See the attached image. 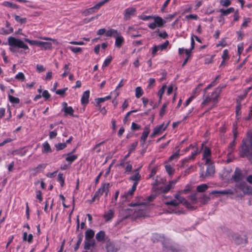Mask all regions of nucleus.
I'll return each mask as SVG.
<instances>
[{
    "label": "nucleus",
    "instance_id": "f257e3e1",
    "mask_svg": "<svg viewBox=\"0 0 252 252\" xmlns=\"http://www.w3.org/2000/svg\"><path fill=\"white\" fill-rule=\"evenodd\" d=\"M240 156L241 158H249L250 160H252V134L249 133L247 138L243 140Z\"/></svg>",
    "mask_w": 252,
    "mask_h": 252
},
{
    "label": "nucleus",
    "instance_id": "f03ea898",
    "mask_svg": "<svg viewBox=\"0 0 252 252\" xmlns=\"http://www.w3.org/2000/svg\"><path fill=\"white\" fill-rule=\"evenodd\" d=\"M222 88L219 86L214 90L211 94H204L203 101L201 103V106L202 107L207 106L211 102L214 104L217 103L219 102V98Z\"/></svg>",
    "mask_w": 252,
    "mask_h": 252
},
{
    "label": "nucleus",
    "instance_id": "7ed1b4c3",
    "mask_svg": "<svg viewBox=\"0 0 252 252\" xmlns=\"http://www.w3.org/2000/svg\"><path fill=\"white\" fill-rule=\"evenodd\" d=\"M192 149L193 151L191 152V155L188 157H186L183 160V164H185L186 162H189L191 160H194L197 155L201 152V150H199L197 144H191L189 146L187 147L184 151L183 154L189 152V151ZM183 152V151H182Z\"/></svg>",
    "mask_w": 252,
    "mask_h": 252
},
{
    "label": "nucleus",
    "instance_id": "20e7f679",
    "mask_svg": "<svg viewBox=\"0 0 252 252\" xmlns=\"http://www.w3.org/2000/svg\"><path fill=\"white\" fill-rule=\"evenodd\" d=\"M8 43L10 47L9 50L12 52L15 51L14 48H22L25 50L29 49L28 46L25 44L23 41L13 36H9L8 38Z\"/></svg>",
    "mask_w": 252,
    "mask_h": 252
},
{
    "label": "nucleus",
    "instance_id": "39448f33",
    "mask_svg": "<svg viewBox=\"0 0 252 252\" xmlns=\"http://www.w3.org/2000/svg\"><path fill=\"white\" fill-rule=\"evenodd\" d=\"M205 142L201 144V148L199 150L202 151V160H205V164L211 162L212 151L211 149L206 145Z\"/></svg>",
    "mask_w": 252,
    "mask_h": 252
},
{
    "label": "nucleus",
    "instance_id": "423d86ee",
    "mask_svg": "<svg viewBox=\"0 0 252 252\" xmlns=\"http://www.w3.org/2000/svg\"><path fill=\"white\" fill-rule=\"evenodd\" d=\"M245 179L246 175L244 174L243 170L239 167H236L235 169L234 172L231 178V181L236 183H238L240 182L243 181Z\"/></svg>",
    "mask_w": 252,
    "mask_h": 252
},
{
    "label": "nucleus",
    "instance_id": "0eeeda50",
    "mask_svg": "<svg viewBox=\"0 0 252 252\" xmlns=\"http://www.w3.org/2000/svg\"><path fill=\"white\" fill-rule=\"evenodd\" d=\"M152 19H154V22L148 25V27L151 30H155L157 27L162 28L166 23V21L158 16H153Z\"/></svg>",
    "mask_w": 252,
    "mask_h": 252
},
{
    "label": "nucleus",
    "instance_id": "6e6552de",
    "mask_svg": "<svg viewBox=\"0 0 252 252\" xmlns=\"http://www.w3.org/2000/svg\"><path fill=\"white\" fill-rule=\"evenodd\" d=\"M235 188L240 189L245 195H250L252 189V187L248 185L244 181L237 183Z\"/></svg>",
    "mask_w": 252,
    "mask_h": 252
},
{
    "label": "nucleus",
    "instance_id": "1a4fd4ad",
    "mask_svg": "<svg viewBox=\"0 0 252 252\" xmlns=\"http://www.w3.org/2000/svg\"><path fill=\"white\" fill-rule=\"evenodd\" d=\"M182 194L183 193H180L179 191H178L177 193L175 194L174 195V197L176 198V200H177L178 202H179V204H183L187 208L192 210H194L195 209L194 207L192 205H191L190 203L188 201H187L185 197L181 196V194Z\"/></svg>",
    "mask_w": 252,
    "mask_h": 252
},
{
    "label": "nucleus",
    "instance_id": "9d476101",
    "mask_svg": "<svg viewBox=\"0 0 252 252\" xmlns=\"http://www.w3.org/2000/svg\"><path fill=\"white\" fill-rule=\"evenodd\" d=\"M169 43V41L168 40H166L164 43H163L162 44L154 45L151 48L152 57H155L157 54L158 51H162L164 50H165L167 48Z\"/></svg>",
    "mask_w": 252,
    "mask_h": 252
},
{
    "label": "nucleus",
    "instance_id": "9b49d317",
    "mask_svg": "<svg viewBox=\"0 0 252 252\" xmlns=\"http://www.w3.org/2000/svg\"><path fill=\"white\" fill-rule=\"evenodd\" d=\"M207 164L206 172L200 174V177L203 178L212 176L215 172V166L211 162Z\"/></svg>",
    "mask_w": 252,
    "mask_h": 252
},
{
    "label": "nucleus",
    "instance_id": "f8f14e48",
    "mask_svg": "<svg viewBox=\"0 0 252 252\" xmlns=\"http://www.w3.org/2000/svg\"><path fill=\"white\" fill-rule=\"evenodd\" d=\"M136 9L134 7H128L126 8L124 11V19L125 21L129 20L132 16L135 15Z\"/></svg>",
    "mask_w": 252,
    "mask_h": 252
},
{
    "label": "nucleus",
    "instance_id": "ddd939ff",
    "mask_svg": "<svg viewBox=\"0 0 252 252\" xmlns=\"http://www.w3.org/2000/svg\"><path fill=\"white\" fill-rule=\"evenodd\" d=\"M179 179V177L178 178V179L171 181L166 186L163 187H161L160 190L161 191V192L163 193H166L168 192L171 189L173 188L175 185L178 182Z\"/></svg>",
    "mask_w": 252,
    "mask_h": 252
},
{
    "label": "nucleus",
    "instance_id": "4468645a",
    "mask_svg": "<svg viewBox=\"0 0 252 252\" xmlns=\"http://www.w3.org/2000/svg\"><path fill=\"white\" fill-rule=\"evenodd\" d=\"M167 127V125L164 126V124L157 126L153 130V132L151 134V137H154L156 135L161 133L163 131L165 130Z\"/></svg>",
    "mask_w": 252,
    "mask_h": 252
},
{
    "label": "nucleus",
    "instance_id": "2eb2a0df",
    "mask_svg": "<svg viewBox=\"0 0 252 252\" xmlns=\"http://www.w3.org/2000/svg\"><path fill=\"white\" fill-rule=\"evenodd\" d=\"M140 168L135 169L133 172L134 174L131 176L129 178V180L133 181V183H136V185L137 186L139 182L141 180V176L139 174Z\"/></svg>",
    "mask_w": 252,
    "mask_h": 252
},
{
    "label": "nucleus",
    "instance_id": "dca6fc26",
    "mask_svg": "<svg viewBox=\"0 0 252 252\" xmlns=\"http://www.w3.org/2000/svg\"><path fill=\"white\" fill-rule=\"evenodd\" d=\"M90 91L87 90L85 91L81 98V103L84 106H86L89 101Z\"/></svg>",
    "mask_w": 252,
    "mask_h": 252
},
{
    "label": "nucleus",
    "instance_id": "f3484780",
    "mask_svg": "<svg viewBox=\"0 0 252 252\" xmlns=\"http://www.w3.org/2000/svg\"><path fill=\"white\" fill-rule=\"evenodd\" d=\"M65 156H67L65 158V160L68 162V164L69 165H70L78 158V156L77 155H72V153L63 154V157H64Z\"/></svg>",
    "mask_w": 252,
    "mask_h": 252
},
{
    "label": "nucleus",
    "instance_id": "a211bd4d",
    "mask_svg": "<svg viewBox=\"0 0 252 252\" xmlns=\"http://www.w3.org/2000/svg\"><path fill=\"white\" fill-rule=\"evenodd\" d=\"M115 212L113 209H110L105 212L103 215V218L106 222L111 221L114 217Z\"/></svg>",
    "mask_w": 252,
    "mask_h": 252
},
{
    "label": "nucleus",
    "instance_id": "6ab92c4d",
    "mask_svg": "<svg viewBox=\"0 0 252 252\" xmlns=\"http://www.w3.org/2000/svg\"><path fill=\"white\" fill-rule=\"evenodd\" d=\"M100 5L99 3L95 4L94 6L89 8L88 9H86L83 12V14L85 16H87L88 15L93 14L95 12V10H98L100 8Z\"/></svg>",
    "mask_w": 252,
    "mask_h": 252
},
{
    "label": "nucleus",
    "instance_id": "aec40b11",
    "mask_svg": "<svg viewBox=\"0 0 252 252\" xmlns=\"http://www.w3.org/2000/svg\"><path fill=\"white\" fill-rule=\"evenodd\" d=\"M38 47H39L42 50H51L53 48L52 44L51 42L41 41H39Z\"/></svg>",
    "mask_w": 252,
    "mask_h": 252
},
{
    "label": "nucleus",
    "instance_id": "412c9836",
    "mask_svg": "<svg viewBox=\"0 0 252 252\" xmlns=\"http://www.w3.org/2000/svg\"><path fill=\"white\" fill-rule=\"evenodd\" d=\"M211 194L217 195V194H222V195H226V194H233V191L230 189H224L222 190H213L211 193Z\"/></svg>",
    "mask_w": 252,
    "mask_h": 252
},
{
    "label": "nucleus",
    "instance_id": "4be33fe9",
    "mask_svg": "<svg viewBox=\"0 0 252 252\" xmlns=\"http://www.w3.org/2000/svg\"><path fill=\"white\" fill-rule=\"evenodd\" d=\"M109 183H102L98 190H100L102 193H105V195L107 196L109 192Z\"/></svg>",
    "mask_w": 252,
    "mask_h": 252
},
{
    "label": "nucleus",
    "instance_id": "5701e85b",
    "mask_svg": "<svg viewBox=\"0 0 252 252\" xmlns=\"http://www.w3.org/2000/svg\"><path fill=\"white\" fill-rule=\"evenodd\" d=\"M150 130L149 127H146L144 128V130L142 133V136L141 137V140L142 141L141 144L142 145H144L145 144V141L147 140V138L148 136V135L150 133Z\"/></svg>",
    "mask_w": 252,
    "mask_h": 252
},
{
    "label": "nucleus",
    "instance_id": "b1692460",
    "mask_svg": "<svg viewBox=\"0 0 252 252\" xmlns=\"http://www.w3.org/2000/svg\"><path fill=\"white\" fill-rule=\"evenodd\" d=\"M42 146H43V148L42 150V153L48 154V153H51L52 152L51 146L47 141L44 142L43 143Z\"/></svg>",
    "mask_w": 252,
    "mask_h": 252
},
{
    "label": "nucleus",
    "instance_id": "393cba45",
    "mask_svg": "<svg viewBox=\"0 0 252 252\" xmlns=\"http://www.w3.org/2000/svg\"><path fill=\"white\" fill-rule=\"evenodd\" d=\"M116 40L115 42V46L118 48H121L125 42L124 38L121 35H117L115 37Z\"/></svg>",
    "mask_w": 252,
    "mask_h": 252
},
{
    "label": "nucleus",
    "instance_id": "a878e982",
    "mask_svg": "<svg viewBox=\"0 0 252 252\" xmlns=\"http://www.w3.org/2000/svg\"><path fill=\"white\" fill-rule=\"evenodd\" d=\"M233 136H234L233 140L229 144V146L228 147V151L229 152V154H230L232 152H233L235 149V145H236L235 140H236V139L237 137V133L236 132L234 133Z\"/></svg>",
    "mask_w": 252,
    "mask_h": 252
},
{
    "label": "nucleus",
    "instance_id": "bb28decb",
    "mask_svg": "<svg viewBox=\"0 0 252 252\" xmlns=\"http://www.w3.org/2000/svg\"><path fill=\"white\" fill-rule=\"evenodd\" d=\"M95 241L94 239L85 240L84 249L87 250H90L91 247H94Z\"/></svg>",
    "mask_w": 252,
    "mask_h": 252
},
{
    "label": "nucleus",
    "instance_id": "cd10ccee",
    "mask_svg": "<svg viewBox=\"0 0 252 252\" xmlns=\"http://www.w3.org/2000/svg\"><path fill=\"white\" fill-rule=\"evenodd\" d=\"M46 164H40L38 165L36 167H34L32 169V170L34 172V174H36L42 171L45 168Z\"/></svg>",
    "mask_w": 252,
    "mask_h": 252
},
{
    "label": "nucleus",
    "instance_id": "c85d7f7f",
    "mask_svg": "<svg viewBox=\"0 0 252 252\" xmlns=\"http://www.w3.org/2000/svg\"><path fill=\"white\" fill-rule=\"evenodd\" d=\"M5 25L7 29L5 30L3 28L1 29L3 34H8L13 32V29L12 27H10V24L9 22L6 21Z\"/></svg>",
    "mask_w": 252,
    "mask_h": 252
},
{
    "label": "nucleus",
    "instance_id": "c756f323",
    "mask_svg": "<svg viewBox=\"0 0 252 252\" xmlns=\"http://www.w3.org/2000/svg\"><path fill=\"white\" fill-rule=\"evenodd\" d=\"M219 11L221 13V16H227L231 13L234 12V8L231 7L227 9H220Z\"/></svg>",
    "mask_w": 252,
    "mask_h": 252
},
{
    "label": "nucleus",
    "instance_id": "7c9ffc66",
    "mask_svg": "<svg viewBox=\"0 0 252 252\" xmlns=\"http://www.w3.org/2000/svg\"><path fill=\"white\" fill-rule=\"evenodd\" d=\"M94 236V231L91 229H88L85 232V240L93 239Z\"/></svg>",
    "mask_w": 252,
    "mask_h": 252
},
{
    "label": "nucleus",
    "instance_id": "2f4dec72",
    "mask_svg": "<svg viewBox=\"0 0 252 252\" xmlns=\"http://www.w3.org/2000/svg\"><path fill=\"white\" fill-rule=\"evenodd\" d=\"M83 237H84V236H83V234L82 233H80L78 235V236H77L78 240H77V242L74 248L75 251H77L78 250V249L80 246V244H81L82 241L83 240Z\"/></svg>",
    "mask_w": 252,
    "mask_h": 252
},
{
    "label": "nucleus",
    "instance_id": "473e14b6",
    "mask_svg": "<svg viewBox=\"0 0 252 252\" xmlns=\"http://www.w3.org/2000/svg\"><path fill=\"white\" fill-rule=\"evenodd\" d=\"M107 252H117L118 249L111 242L108 243L106 245Z\"/></svg>",
    "mask_w": 252,
    "mask_h": 252
},
{
    "label": "nucleus",
    "instance_id": "72a5a7b5",
    "mask_svg": "<svg viewBox=\"0 0 252 252\" xmlns=\"http://www.w3.org/2000/svg\"><path fill=\"white\" fill-rule=\"evenodd\" d=\"M105 233L104 231H100L95 235L96 239L98 242H102L104 240Z\"/></svg>",
    "mask_w": 252,
    "mask_h": 252
},
{
    "label": "nucleus",
    "instance_id": "f704fd0d",
    "mask_svg": "<svg viewBox=\"0 0 252 252\" xmlns=\"http://www.w3.org/2000/svg\"><path fill=\"white\" fill-rule=\"evenodd\" d=\"M120 34L115 29H111L110 30H108L107 32L106 31L105 35L108 37L114 36L116 37Z\"/></svg>",
    "mask_w": 252,
    "mask_h": 252
},
{
    "label": "nucleus",
    "instance_id": "c9c22d12",
    "mask_svg": "<svg viewBox=\"0 0 252 252\" xmlns=\"http://www.w3.org/2000/svg\"><path fill=\"white\" fill-rule=\"evenodd\" d=\"M136 184V183H133L131 189L128 190L127 192L125 193V196L126 198L131 197L133 195L134 192L136 189L137 186Z\"/></svg>",
    "mask_w": 252,
    "mask_h": 252
},
{
    "label": "nucleus",
    "instance_id": "e433bc0d",
    "mask_svg": "<svg viewBox=\"0 0 252 252\" xmlns=\"http://www.w3.org/2000/svg\"><path fill=\"white\" fill-rule=\"evenodd\" d=\"M63 111L64 112V115L66 116L68 115L73 116L74 110L71 106H68V107L65 108Z\"/></svg>",
    "mask_w": 252,
    "mask_h": 252
},
{
    "label": "nucleus",
    "instance_id": "4c0bfd02",
    "mask_svg": "<svg viewBox=\"0 0 252 252\" xmlns=\"http://www.w3.org/2000/svg\"><path fill=\"white\" fill-rule=\"evenodd\" d=\"M208 189V186L205 184H203L197 187L196 190L199 192H203Z\"/></svg>",
    "mask_w": 252,
    "mask_h": 252
},
{
    "label": "nucleus",
    "instance_id": "58836bf2",
    "mask_svg": "<svg viewBox=\"0 0 252 252\" xmlns=\"http://www.w3.org/2000/svg\"><path fill=\"white\" fill-rule=\"evenodd\" d=\"M3 5L13 9H17L19 8V6L16 4L12 3L9 1H4L3 2Z\"/></svg>",
    "mask_w": 252,
    "mask_h": 252
},
{
    "label": "nucleus",
    "instance_id": "ea45409f",
    "mask_svg": "<svg viewBox=\"0 0 252 252\" xmlns=\"http://www.w3.org/2000/svg\"><path fill=\"white\" fill-rule=\"evenodd\" d=\"M8 98L9 101L12 103L18 104L20 102V99L19 98L14 97L9 94L8 95Z\"/></svg>",
    "mask_w": 252,
    "mask_h": 252
},
{
    "label": "nucleus",
    "instance_id": "a19ab883",
    "mask_svg": "<svg viewBox=\"0 0 252 252\" xmlns=\"http://www.w3.org/2000/svg\"><path fill=\"white\" fill-rule=\"evenodd\" d=\"M144 94L143 91L141 87H137L135 89V96L137 98H140Z\"/></svg>",
    "mask_w": 252,
    "mask_h": 252
},
{
    "label": "nucleus",
    "instance_id": "79ce46f5",
    "mask_svg": "<svg viewBox=\"0 0 252 252\" xmlns=\"http://www.w3.org/2000/svg\"><path fill=\"white\" fill-rule=\"evenodd\" d=\"M64 72L62 74V76L65 77L70 71L69 64H65L63 66Z\"/></svg>",
    "mask_w": 252,
    "mask_h": 252
},
{
    "label": "nucleus",
    "instance_id": "37998d69",
    "mask_svg": "<svg viewBox=\"0 0 252 252\" xmlns=\"http://www.w3.org/2000/svg\"><path fill=\"white\" fill-rule=\"evenodd\" d=\"M168 104V103L166 102L162 105L159 112V115L161 117H162L165 115Z\"/></svg>",
    "mask_w": 252,
    "mask_h": 252
},
{
    "label": "nucleus",
    "instance_id": "c03bdc74",
    "mask_svg": "<svg viewBox=\"0 0 252 252\" xmlns=\"http://www.w3.org/2000/svg\"><path fill=\"white\" fill-rule=\"evenodd\" d=\"M58 181L60 183L61 187H63L64 185V177L62 173H59L58 175Z\"/></svg>",
    "mask_w": 252,
    "mask_h": 252
},
{
    "label": "nucleus",
    "instance_id": "a18cd8bd",
    "mask_svg": "<svg viewBox=\"0 0 252 252\" xmlns=\"http://www.w3.org/2000/svg\"><path fill=\"white\" fill-rule=\"evenodd\" d=\"M166 87V85H163L162 88L158 91V95L159 97V103L161 102L162 95L164 93L165 88Z\"/></svg>",
    "mask_w": 252,
    "mask_h": 252
},
{
    "label": "nucleus",
    "instance_id": "49530a36",
    "mask_svg": "<svg viewBox=\"0 0 252 252\" xmlns=\"http://www.w3.org/2000/svg\"><path fill=\"white\" fill-rule=\"evenodd\" d=\"M243 20L244 22L241 25V30L243 28L247 27L248 24L250 23L251 22V19L250 18L244 17Z\"/></svg>",
    "mask_w": 252,
    "mask_h": 252
},
{
    "label": "nucleus",
    "instance_id": "de8ad7c7",
    "mask_svg": "<svg viewBox=\"0 0 252 252\" xmlns=\"http://www.w3.org/2000/svg\"><path fill=\"white\" fill-rule=\"evenodd\" d=\"M165 168L166 172L169 175H172L174 174L175 170L173 168L170 164H167L165 166Z\"/></svg>",
    "mask_w": 252,
    "mask_h": 252
},
{
    "label": "nucleus",
    "instance_id": "09e8293b",
    "mask_svg": "<svg viewBox=\"0 0 252 252\" xmlns=\"http://www.w3.org/2000/svg\"><path fill=\"white\" fill-rule=\"evenodd\" d=\"M203 86V84L200 83L197 85V86L195 88V89L193 91V95L194 97L197 95L199 93V92L201 91V87Z\"/></svg>",
    "mask_w": 252,
    "mask_h": 252
},
{
    "label": "nucleus",
    "instance_id": "8fccbe9b",
    "mask_svg": "<svg viewBox=\"0 0 252 252\" xmlns=\"http://www.w3.org/2000/svg\"><path fill=\"white\" fill-rule=\"evenodd\" d=\"M14 18L15 20L20 24H25L27 22V18H21L19 16L14 15Z\"/></svg>",
    "mask_w": 252,
    "mask_h": 252
},
{
    "label": "nucleus",
    "instance_id": "3c124183",
    "mask_svg": "<svg viewBox=\"0 0 252 252\" xmlns=\"http://www.w3.org/2000/svg\"><path fill=\"white\" fill-rule=\"evenodd\" d=\"M112 57L111 56H108L103 63L102 67L104 68L108 66L112 62Z\"/></svg>",
    "mask_w": 252,
    "mask_h": 252
},
{
    "label": "nucleus",
    "instance_id": "603ef678",
    "mask_svg": "<svg viewBox=\"0 0 252 252\" xmlns=\"http://www.w3.org/2000/svg\"><path fill=\"white\" fill-rule=\"evenodd\" d=\"M68 90V88H65L63 89H59L56 91V94L64 97L65 95V92Z\"/></svg>",
    "mask_w": 252,
    "mask_h": 252
},
{
    "label": "nucleus",
    "instance_id": "864d4df0",
    "mask_svg": "<svg viewBox=\"0 0 252 252\" xmlns=\"http://www.w3.org/2000/svg\"><path fill=\"white\" fill-rule=\"evenodd\" d=\"M229 51L227 49H224L223 51L221 58L223 60L228 61L229 59Z\"/></svg>",
    "mask_w": 252,
    "mask_h": 252
},
{
    "label": "nucleus",
    "instance_id": "5fc2aeb1",
    "mask_svg": "<svg viewBox=\"0 0 252 252\" xmlns=\"http://www.w3.org/2000/svg\"><path fill=\"white\" fill-rule=\"evenodd\" d=\"M138 141H136L134 142L131 144L129 146L128 151H129L130 153H132L133 151H134L137 145H138Z\"/></svg>",
    "mask_w": 252,
    "mask_h": 252
},
{
    "label": "nucleus",
    "instance_id": "6e6d98bb",
    "mask_svg": "<svg viewBox=\"0 0 252 252\" xmlns=\"http://www.w3.org/2000/svg\"><path fill=\"white\" fill-rule=\"evenodd\" d=\"M165 204L166 205H171L175 207L179 205V202H178V201L176 199H173L170 201L165 202Z\"/></svg>",
    "mask_w": 252,
    "mask_h": 252
},
{
    "label": "nucleus",
    "instance_id": "4d7b16f0",
    "mask_svg": "<svg viewBox=\"0 0 252 252\" xmlns=\"http://www.w3.org/2000/svg\"><path fill=\"white\" fill-rule=\"evenodd\" d=\"M38 38L42 39V40H50V41H53V42L54 44H55L56 45H58L59 44V42L57 41V39H53V38H52L51 37H45V36H40V37H38Z\"/></svg>",
    "mask_w": 252,
    "mask_h": 252
},
{
    "label": "nucleus",
    "instance_id": "13d9d810",
    "mask_svg": "<svg viewBox=\"0 0 252 252\" xmlns=\"http://www.w3.org/2000/svg\"><path fill=\"white\" fill-rule=\"evenodd\" d=\"M191 186L189 185H187L186 186L185 188L184 189L179 191V192H180V193L187 194V193H189L191 191Z\"/></svg>",
    "mask_w": 252,
    "mask_h": 252
},
{
    "label": "nucleus",
    "instance_id": "bf43d9fd",
    "mask_svg": "<svg viewBox=\"0 0 252 252\" xmlns=\"http://www.w3.org/2000/svg\"><path fill=\"white\" fill-rule=\"evenodd\" d=\"M119 195V191L116 190L115 193V195L114 198H112L111 203L112 204L113 206H115L117 203V199Z\"/></svg>",
    "mask_w": 252,
    "mask_h": 252
},
{
    "label": "nucleus",
    "instance_id": "052dcab7",
    "mask_svg": "<svg viewBox=\"0 0 252 252\" xmlns=\"http://www.w3.org/2000/svg\"><path fill=\"white\" fill-rule=\"evenodd\" d=\"M24 41L26 42L29 43L31 45H37L38 46V44H39V41L38 40H30L28 38H25Z\"/></svg>",
    "mask_w": 252,
    "mask_h": 252
},
{
    "label": "nucleus",
    "instance_id": "680f3d73",
    "mask_svg": "<svg viewBox=\"0 0 252 252\" xmlns=\"http://www.w3.org/2000/svg\"><path fill=\"white\" fill-rule=\"evenodd\" d=\"M15 78L17 80L24 81L25 79V76L23 72H19L15 75Z\"/></svg>",
    "mask_w": 252,
    "mask_h": 252
},
{
    "label": "nucleus",
    "instance_id": "e2e57ef3",
    "mask_svg": "<svg viewBox=\"0 0 252 252\" xmlns=\"http://www.w3.org/2000/svg\"><path fill=\"white\" fill-rule=\"evenodd\" d=\"M55 147L57 151H60L64 149L66 147V144L65 143H60L55 145Z\"/></svg>",
    "mask_w": 252,
    "mask_h": 252
},
{
    "label": "nucleus",
    "instance_id": "0e129e2a",
    "mask_svg": "<svg viewBox=\"0 0 252 252\" xmlns=\"http://www.w3.org/2000/svg\"><path fill=\"white\" fill-rule=\"evenodd\" d=\"M231 3L230 0H220V4L224 7H228Z\"/></svg>",
    "mask_w": 252,
    "mask_h": 252
},
{
    "label": "nucleus",
    "instance_id": "69168bd1",
    "mask_svg": "<svg viewBox=\"0 0 252 252\" xmlns=\"http://www.w3.org/2000/svg\"><path fill=\"white\" fill-rule=\"evenodd\" d=\"M180 155V149H178L174 154L171 155L169 158L170 160H172L174 159H178Z\"/></svg>",
    "mask_w": 252,
    "mask_h": 252
},
{
    "label": "nucleus",
    "instance_id": "338daca9",
    "mask_svg": "<svg viewBox=\"0 0 252 252\" xmlns=\"http://www.w3.org/2000/svg\"><path fill=\"white\" fill-rule=\"evenodd\" d=\"M188 198L191 201L192 204H194L196 203L197 197L196 194H192L189 196Z\"/></svg>",
    "mask_w": 252,
    "mask_h": 252
},
{
    "label": "nucleus",
    "instance_id": "774afa93",
    "mask_svg": "<svg viewBox=\"0 0 252 252\" xmlns=\"http://www.w3.org/2000/svg\"><path fill=\"white\" fill-rule=\"evenodd\" d=\"M68 48L73 53H77L82 51V48L80 47H74L70 46Z\"/></svg>",
    "mask_w": 252,
    "mask_h": 252
}]
</instances>
